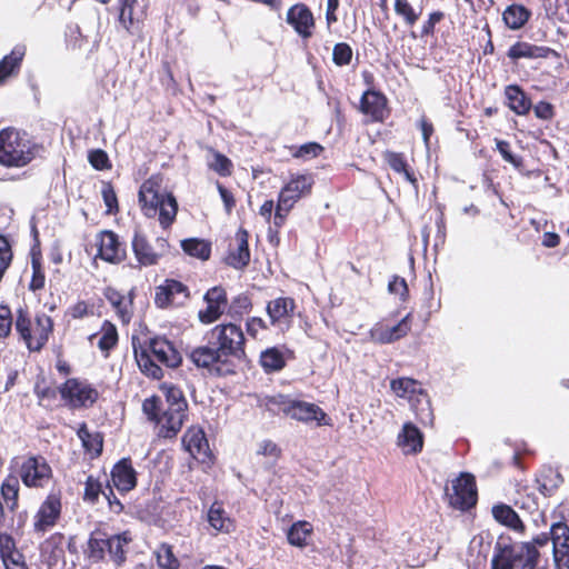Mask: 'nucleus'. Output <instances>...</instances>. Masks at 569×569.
Wrapping results in <instances>:
<instances>
[{
  "mask_svg": "<svg viewBox=\"0 0 569 569\" xmlns=\"http://www.w3.org/2000/svg\"><path fill=\"white\" fill-rule=\"evenodd\" d=\"M61 498L51 493L40 505L33 517V530L37 533H44L56 526L61 515Z\"/></svg>",
  "mask_w": 569,
  "mask_h": 569,
  "instance_id": "12",
  "label": "nucleus"
},
{
  "mask_svg": "<svg viewBox=\"0 0 569 569\" xmlns=\"http://www.w3.org/2000/svg\"><path fill=\"white\" fill-rule=\"evenodd\" d=\"M445 18L442 11H433L428 14V19L421 27V36H431L435 32L436 24Z\"/></svg>",
  "mask_w": 569,
  "mask_h": 569,
  "instance_id": "56",
  "label": "nucleus"
},
{
  "mask_svg": "<svg viewBox=\"0 0 569 569\" xmlns=\"http://www.w3.org/2000/svg\"><path fill=\"white\" fill-rule=\"evenodd\" d=\"M102 199L107 207L108 213H114L118 211V200L113 187L110 183H104L102 187Z\"/></svg>",
  "mask_w": 569,
  "mask_h": 569,
  "instance_id": "52",
  "label": "nucleus"
},
{
  "mask_svg": "<svg viewBox=\"0 0 569 569\" xmlns=\"http://www.w3.org/2000/svg\"><path fill=\"white\" fill-rule=\"evenodd\" d=\"M118 342L117 328L109 321H106L101 329V336L99 337L98 347L108 352Z\"/></svg>",
  "mask_w": 569,
  "mask_h": 569,
  "instance_id": "42",
  "label": "nucleus"
},
{
  "mask_svg": "<svg viewBox=\"0 0 569 569\" xmlns=\"http://www.w3.org/2000/svg\"><path fill=\"white\" fill-rule=\"evenodd\" d=\"M20 477L27 487H43L51 478V468L42 457H28L21 465Z\"/></svg>",
  "mask_w": 569,
  "mask_h": 569,
  "instance_id": "13",
  "label": "nucleus"
},
{
  "mask_svg": "<svg viewBox=\"0 0 569 569\" xmlns=\"http://www.w3.org/2000/svg\"><path fill=\"white\" fill-rule=\"evenodd\" d=\"M550 535L553 550L569 548V527L566 523H553L550 529Z\"/></svg>",
  "mask_w": 569,
  "mask_h": 569,
  "instance_id": "43",
  "label": "nucleus"
},
{
  "mask_svg": "<svg viewBox=\"0 0 569 569\" xmlns=\"http://www.w3.org/2000/svg\"><path fill=\"white\" fill-rule=\"evenodd\" d=\"M495 519L513 530H522L523 525L517 512L507 505L495 506L492 508Z\"/></svg>",
  "mask_w": 569,
  "mask_h": 569,
  "instance_id": "37",
  "label": "nucleus"
},
{
  "mask_svg": "<svg viewBox=\"0 0 569 569\" xmlns=\"http://www.w3.org/2000/svg\"><path fill=\"white\" fill-rule=\"evenodd\" d=\"M89 162L97 170H103L110 166L108 154L101 149L90 151Z\"/></svg>",
  "mask_w": 569,
  "mask_h": 569,
  "instance_id": "57",
  "label": "nucleus"
},
{
  "mask_svg": "<svg viewBox=\"0 0 569 569\" xmlns=\"http://www.w3.org/2000/svg\"><path fill=\"white\" fill-rule=\"evenodd\" d=\"M111 481L120 492H128L137 485V473L130 459L123 458L114 465Z\"/></svg>",
  "mask_w": 569,
  "mask_h": 569,
  "instance_id": "17",
  "label": "nucleus"
},
{
  "mask_svg": "<svg viewBox=\"0 0 569 569\" xmlns=\"http://www.w3.org/2000/svg\"><path fill=\"white\" fill-rule=\"evenodd\" d=\"M203 299L207 302V308L200 310L198 317L202 323L209 325L218 320L224 312L228 305L227 293L223 288L213 287L206 292Z\"/></svg>",
  "mask_w": 569,
  "mask_h": 569,
  "instance_id": "14",
  "label": "nucleus"
},
{
  "mask_svg": "<svg viewBox=\"0 0 569 569\" xmlns=\"http://www.w3.org/2000/svg\"><path fill=\"white\" fill-rule=\"evenodd\" d=\"M132 251L140 267H150L159 262L169 251V243L164 238H157L154 246L149 243L146 236L136 231L132 238Z\"/></svg>",
  "mask_w": 569,
  "mask_h": 569,
  "instance_id": "9",
  "label": "nucleus"
},
{
  "mask_svg": "<svg viewBox=\"0 0 569 569\" xmlns=\"http://www.w3.org/2000/svg\"><path fill=\"white\" fill-rule=\"evenodd\" d=\"M352 59V49L348 43L340 42L333 47L332 60L335 64L342 67L350 63Z\"/></svg>",
  "mask_w": 569,
  "mask_h": 569,
  "instance_id": "49",
  "label": "nucleus"
},
{
  "mask_svg": "<svg viewBox=\"0 0 569 569\" xmlns=\"http://www.w3.org/2000/svg\"><path fill=\"white\" fill-rule=\"evenodd\" d=\"M189 359L198 368L220 371L219 365L226 363L218 350L212 345L199 346L189 353Z\"/></svg>",
  "mask_w": 569,
  "mask_h": 569,
  "instance_id": "19",
  "label": "nucleus"
},
{
  "mask_svg": "<svg viewBox=\"0 0 569 569\" xmlns=\"http://www.w3.org/2000/svg\"><path fill=\"white\" fill-rule=\"evenodd\" d=\"M96 246L98 247L96 258H100L106 262L118 264L127 257L126 247L113 231H100L96 237Z\"/></svg>",
  "mask_w": 569,
  "mask_h": 569,
  "instance_id": "11",
  "label": "nucleus"
},
{
  "mask_svg": "<svg viewBox=\"0 0 569 569\" xmlns=\"http://www.w3.org/2000/svg\"><path fill=\"white\" fill-rule=\"evenodd\" d=\"M46 277L41 264L37 260H32V278L29 284L30 290L37 291L44 287Z\"/></svg>",
  "mask_w": 569,
  "mask_h": 569,
  "instance_id": "54",
  "label": "nucleus"
},
{
  "mask_svg": "<svg viewBox=\"0 0 569 569\" xmlns=\"http://www.w3.org/2000/svg\"><path fill=\"white\" fill-rule=\"evenodd\" d=\"M260 365L266 372L279 371L286 366L284 355L276 347L268 348L260 355Z\"/></svg>",
  "mask_w": 569,
  "mask_h": 569,
  "instance_id": "36",
  "label": "nucleus"
},
{
  "mask_svg": "<svg viewBox=\"0 0 569 569\" xmlns=\"http://www.w3.org/2000/svg\"><path fill=\"white\" fill-rule=\"evenodd\" d=\"M157 560L160 567L176 569L179 566L170 546L162 545L157 551Z\"/></svg>",
  "mask_w": 569,
  "mask_h": 569,
  "instance_id": "50",
  "label": "nucleus"
},
{
  "mask_svg": "<svg viewBox=\"0 0 569 569\" xmlns=\"http://www.w3.org/2000/svg\"><path fill=\"white\" fill-rule=\"evenodd\" d=\"M386 159L392 170L398 173H402L406 180L409 182L413 184L416 183L417 180L415 176L407 169V162L402 154L396 152H387Z\"/></svg>",
  "mask_w": 569,
  "mask_h": 569,
  "instance_id": "44",
  "label": "nucleus"
},
{
  "mask_svg": "<svg viewBox=\"0 0 569 569\" xmlns=\"http://www.w3.org/2000/svg\"><path fill=\"white\" fill-rule=\"evenodd\" d=\"M360 110L373 121H383L388 113L387 98L378 91L368 90L362 94Z\"/></svg>",
  "mask_w": 569,
  "mask_h": 569,
  "instance_id": "18",
  "label": "nucleus"
},
{
  "mask_svg": "<svg viewBox=\"0 0 569 569\" xmlns=\"http://www.w3.org/2000/svg\"><path fill=\"white\" fill-rule=\"evenodd\" d=\"M19 481L16 477H8L1 486V495L11 510L17 506Z\"/></svg>",
  "mask_w": 569,
  "mask_h": 569,
  "instance_id": "45",
  "label": "nucleus"
},
{
  "mask_svg": "<svg viewBox=\"0 0 569 569\" xmlns=\"http://www.w3.org/2000/svg\"><path fill=\"white\" fill-rule=\"evenodd\" d=\"M530 18V11L521 4H511L506 8L502 19L511 30L522 28Z\"/></svg>",
  "mask_w": 569,
  "mask_h": 569,
  "instance_id": "33",
  "label": "nucleus"
},
{
  "mask_svg": "<svg viewBox=\"0 0 569 569\" xmlns=\"http://www.w3.org/2000/svg\"><path fill=\"white\" fill-rule=\"evenodd\" d=\"M388 289L391 293L398 295L401 300H406L408 295V286L403 278L395 276L388 284Z\"/></svg>",
  "mask_w": 569,
  "mask_h": 569,
  "instance_id": "61",
  "label": "nucleus"
},
{
  "mask_svg": "<svg viewBox=\"0 0 569 569\" xmlns=\"http://www.w3.org/2000/svg\"><path fill=\"white\" fill-rule=\"evenodd\" d=\"M323 150L317 142H308L300 146L292 154L296 158L311 159L318 157Z\"/></svg>",
  "mask_w": 569,
  "mask_h": 569,
  "instance_id": "51",
  "label": "nucleus"
},
{
  "mask_svg": "<svg viewBox=\"0 0 569 569\" xmlns=\"http://www.w3.org/2000/svg\"><path fill=\"white\" fill-rule=\"evenodd\" d=\"M217 189L224 204V210L229 214L236 206V199L232 192L224 188L220 182H217Z\"/></svg>",
  "mask_w": 569,
  "mask_h": 569,
  "instance_id": "62",
  "label": "nucleus"
},
{
  "mask_svg": "<svg viewBox=\"0 0 569 569\" xmlns=\"http://www.w3.org/2000/svg\"><path fill=\"white\" fill-rule=\"evenodd\" d=\"M533 112L537 118L542 119V120H549L553 117V107L549 102L539 101L533 107Z\"/></svg>",
  "mask_w": 569,
  "mask_h": 569,
  "instance_id": "63",
  "label": "nucleus"
},
{
  "mask_svg": "<svg viewBox=\"0 0 569 569\" xmlns=\"http://www.w3.org/2000/svg\"><path fill=\"white\" fill-rule=\"evenodd\" d=\"M163 391L166 405L159 397L153 396L143 400L142 411L150 421L160 427L159 435L161 437L172 438L183 425L188 403L180 388L166 385Z\"/></svg>",
  "mask_w": 569,
  "mask_h": 569,
  "instance_id": "1",
  "label": "nucleus"
},
{
  "mask_svg": "<svg viewBox=\"0 0 569 569\" xmlns=\"http://www.w3.org/2000/svg\"><path fill=\"white\" fill-rule=\"evenodd\" d=\"M131 538L127 532L114 535L107 538L108 556L117 567L121 566L126 560L124 547L129 545Z\"/></svg>",
  "mask_w": 569,
  "mask_h": 569,
  "instance_id": "30",
  "label": "nucleus"
},
{
  "mask_svg": "<svg viewBox=\"0 0 569 569\" xmlns=\"http://www.w3.org/2000/svg\"><path fill=\"white\" fill-rule=\"evenodd\" d=\"M63 399L68 400L72 406L92 405L98 393L90 386L80 382L77 379H69L60 389Z\"/></svg>",
  "mask_w": 569,
  "mask_h": 569,
  "instance_id": "15",
  "label": "nucleus"
},
{
  "mask_svg": "<svg viewBox=\"0 0 569 569\" xmlns=\"http://www.w3.org/2000/svg\"><path fill=\"white\" fill-rule=\"evenodd\" d=\"M397 445L405 455H416L422 450L423 436L411 422H406L397 437Z\"/></svg>",
  "mask_w": 569,
  "mask_h": 569,
  "instance_id": "20",
  "label": "nucleus"
},
{
  "mask_svg": "<svg viewBox=\"0 0 569 569\" xmlns=\"http://www.w3.org/2000/svg\"><path fill=\"white\" fill-rule=\"evenodd\" d=\"M207 342L214 346L227 362L229 357L242 360L244 352V335L240 327L233 323L218 325L207 333Z\"/></svg>",
  "mask_w": 569,
  "mask_h": 569,
  "instance_id": "5",
  "label": "nucleus"
},
{
  "mask_svg": "<svg viewBox=\"0 0 569 569\" xmlns=\"http://www.w3.org/2000/svg\"><path fill=\"white\" fill-rule=\"evenodd\" d=\"M52 327V320L47 315L37 316L34 323H32L24 312L19 310L16 319V330L30 351H39L46 345Z\"/></svg>",
  "mask_w": 569,
  "mask_h": 569,
  "instance_id": "7",
  "label": "nucleus"
},
{
  "mask_svg": "<svg viewBox=\"0 0 569 569\" xmlns=\"http://www.w3.org/2000/svg\"><path fill=\"white\" fill-rule=\"evenodd\" d=\"M287 22L302 37L311 36L310 29L313 27V17L309 8L305 4L292 6L287 13Z\"/></svg>",
  "mask_w": 569,
  "mask_h": 569,
  "instance_id": "21",
  "label": "nucleus"
},
{
  "mask_svg": "<svg viewBox=\"0 0 569 569\" xmlns=\"http://www.w3.org/2000/svg\"><path fill=\"white\" fill-rule=\"evenodd\" d=\"M89 557L93 560H102L108 555L107 537L92 535L88 542Z\"/></svg>",
  "mask_w": 569,
  "mask_h": 569,
  "instance_id": "46",
  "label": "nucleus"
},
{
  "mask_svg": "<svg viewBox=\"0 0 569 569\" xmlns=\"http://www.w3.org/2000/svg\"><path fill=\"white\" fill-rule=\"evenodd\" d=\"M208 522L216 531L231 532L234 528L233 520L227 515L221 503L213 502L208 510Z\"/></svg>",
  "mask_w": 569,
  "mask_h": 569,
  "instance_id": "27",
  "label": "nucleus"
},
{
  "mask_svg": "<svg viewBox=\"0 0 569 569\" xmlns=\"http://www.w3.org/2000/svg\"><path fill=\"white\" fill-rule=\"evenodd\" d=\"M313 183L311 174H291L279 192L280 209H292L297 201L310 194Z\"/></svg>",
  "mask_w": 569,
  "mask_h": 569,
  "instance_id": "10",
  "label": "nucleus"
},
{
  "mask_svg": "<svg viewBox=\"0 0 569 569\" xmlns=\"http://www.w3.org/2000/svg\"><path fill=\"white\" fill-rule=\"evenodd\" d=\"M553 556L559 569H569V548L553 550Z\"/></svg>",
  "mask_w": 569,
  "mask_h": 569,
  "instance_id": "64",
  "label": "nucleus"
},
{
  "mask_svg": "<svg viewBox=\"0 0 569 569\" xmlns=\"http://www.w3.org/2000/svg\"><path fill=\"white\" fill-rule=\"evenodd\" d=\"M449 505L458 510H467L477 502L475 478L470 473H461L451 481V488L446 489Z\"/></svg>",
  "mask_w": 569,
  "mask_h": 569,
  "instance_id": "8",
  "label": "nucleus"
},
{
  "mask_svg": "<svg viewBox=\"0 0 569 569\" xmlns=\"http://www.w3.org/2000/svg\"><path fill=\"white\" fill-rule=\"evenodd\" d=\"M496 147L505 161L511 163L515 167H520L521 159L513 156L510 151L509 142L505 140H496Z\"/></svg>",
  "mask_w": 569,
  "mask_h": 569,
  "instance_id": "58",
  "label": "nucleus"
},
{
  "mask_svg": "<svg viewBox=\"0 0 569 569\" xmlns=\"http://www.w3.org/2000/svg\"><path fill=\"white\" fill-rule=\"evenodd\" d=\"M211 158L208 159V167L220 174L221 177H228L232 172V162L224 154L209 149Z\"/></svg>",
  "mask_w": 569,
  "mask_h": 569,
  "instance_id": "41",
  "label": "nucleus"
},
{
  "mask_svg": "<svg viewBox=\"0 0 569 569\" xmlns=\"http://www.w3.org/2000/svg\"><path fill=\"white\" fill-rule=\"evenodd\" d=\"M549 56L559 57L557 51L549 47L536 46L528 42L519 41L512 44L508 50V57L511 60L539 59L548 58Z\"/></svg>",
  "mask_w": 569,
  "mask_h": 569,
  "instance_id": "22",
  "label": "nucleus"
},
{
  "mask_svg": "<svg viewBox=\"0 0 569 569\" xmlns=\"http://www.w3.org/2000/svg\"><path fill=\"white\" fill-rule=\"evenodd\" d=\"M12 315L8 307L0 306V338L7 337L11 331Z\"/></svg>",
  "mask_w": 569,
  "mask_h": 569,
  "instance_id": "60",
  "label": "nucleus"
},
{
  "mask_svg": "<svg viewBox=\"0 0 569 569\" xmlns=\"http://www.w3.org/2000/svg\"><path fill=\"white\" fill-rule=\"evenodd\" d=\"M395 12L408 27H413L422 14V7L415 8L409 0H395Z\"/></svg>",
  "mask_w": 569,
  "mask_h": 569,
  "instance_id": "38",
  "label": "nucleus"
},
{
  "mask_svg": "<svg viewBox=\"0 0 569 569\" xmlns=\"http://www.w3.org/2000/svg\"><path fill=\"white\" fill-rule=\"evenodd\" d=\"M508 547H523L522 555L520 558L515 559V567L518 566L519 569H537L539 551L531 542H517L512 545H507Z\"/></svg>",
  "mask_w": 569,
  "mask_h": 569,
  "instance_id": "34",
  "label": "nucleus"
},
{
  "mask_svg": "<svg viewBox=\"0 0 569 569\" xmlns=\"http://www.w3.org/2000/svg\"><path fill=\"white\" fill-rule=\"evenodd\" d=\"M553 22L557 26L559 34L567 36L569 33V4H558L555 11Z\"/></svg>",
  "mask_w": 569,
  "mask_h": 569,
  "instance_id": "48",
  "label": "nucleus"
},
{
  "mask_svg": "<svg viewBox=\"0 0 569 569\" xmlns=\"http://www.w3.org/2000/svg\"><path fill=\"white\" fill-rule=\"evenodd\" d=\"M78 436L87 451L98 456L102 451V437L98 432H90L86 426L78 430Z\"/></svg>",
  "mask_w": 569,
  "mask_h": 569,
  "instance_id": "40",
  "label": "nucleus"
},
{
  "mask_svg": "<svg viewBox=\"0 0 569 569\" xmlns=\"http://www.w3.org/2000/svg\"><path fill=\"white\" fill-rule=\"evenodd\" d=\"M184 449L198 461L207 462L210 458L209 443L202 429L189 428L182 437Z\"/></svg>",
  "mask_w": 569,
  "mask_h": 569,
  "instance_id": "16",
  "label": "nucleus"
},
{
  "mask_svg": "<svg viewBox=\"0 0 569 569\" xmlns=\"http://www.w3.org/2000/svg\"><path fill=\"white\" fill-rule=\"evenodd\" d=\"M252 307L251 300L248 295L240 293L234 297L228 307V313L231 317H242L249 312Z\"/></svg>",
  "mask_w": 569,
  "mask_h": 569,
  "instance_id": "47",
  "label": "nucleus"
},
{
  "mask_svg": "<svg viewBox=\"0 0 569 569\" xmlns=\"http://www.w3.org/2000/svg\"><path fill=\"white\" fill-rule=\"evenodd\" d=\"M369 335H370V339L373 342L382 343V345L392 342V337L389 336L388 327L382 326L380 323H378L373 328H371L369 331Z\"/></svg>",
  "mask_w": 569,
  "mask_h": 569,
  "instance_id": "59",
  "label": "nucleus"
},
{
  "mask_svg": "<svg viewBox=\"0 0 569 569\" xmlns=\"http://www.w3.org/2000/svg\"><path fill=\"white\" fill-rule=\"evenodd\" d=\"M250 261V250L248 246V232L240 229L236 233V244L230 248L227 257V263L236 269L244 268Z\"/></svg>",
  "mask_w": 569,
  "mask_h": 569,
  "instance_id": "23",
  "label": "nucleus"
},
{
  "mask_svg": "<svg viewBox=\"0 0 569 569\" xmlns=\"http://www.w3.org/2000/svg\"><path fill=\"white\" fill-rule=\"evenodd\" d=\"M267 407L270 411L282 412L284 416L298 421L306 423L316 421L318 426L327 425L326 412L315 403L278 395L268 400Z\"/></svg>",
  "mask_w": 569,
  "mask_h": 569,
  "instance_id": "6",
  "label": "nucleus"
},
{
  "mask_svg": "<svg viewBox=\"0 0 569 569\" xmlns=\"http://www.w3.org/2000/svg\"><path fill=\"white\" fill-rule=\"evenodd\" d=\"M139 203L143 213L149 217L159 216L163 228L169 227L176 219L178 203L172 193L161 190V178L152 176L146 180L139 190Z\"/></svg>",
  "mask_w": 569,
  "mask_h": 569,
  "instance_id": "2",
  "label": "nucleus"
},
{
  "mask_svg": "<svg viewBox=\"0 0 569 569\" xmlns=\"http://www.w3.org/2000/svg\"><path fill=\"white\" fill-rule=\"evenodd\" d=\"M107 300L114 308L117 315L121 319L123 323H128L131 318L130 306L131 302L128 301L124 296H122L119 291L108 288L104 292Z\"/></svg>",
  "mask_w": 569,
  "mask_h": 569,
  "instance_id": "35",
  "label": "nucleus"
},
{
  "mask_svg": "<svg viewBox=\"0 0 569 569\" xmlns=\"http://www.w3.org/2000/svg\"><path fill=\"white\" fill-rule=\"evenodd\" d=\"M39 149L26 132L10 128L0 131V164L4 167L21 168L29 164Z\"/></svg>",
  "mask_w": 569,
  "mask_h": 569,
  "instance_id": "4",
  "label": "nucleus"
},
{
  "mask_svg": "<svg viewBox=\"0 0 569 569\" xmlns=\"http://www.w3.org/2000/svg\"><path fill=\"white\" fill-rule=\"evenodd\" d=\"M508 107L517 114H527L531 108V101L518 86H508L505 90Z\"/></svg>",
  "mask_w": 569,
  "mask_h": 569,
  "instance_id": "29",
  "label": "nucleus"
},
{
  "mask_svg": "<svg viewBox=\"0 0 569 569\" xmlns=\"http://www.w3.org/2000/svg\"><path fill=\"white\" fill-rule=\"evenodd\" d=\"M522 548L497 543L491 559V569H513L515 559L521 557Z\"/></svg>",
  "mask_w": 569,
  "mask_h": 569,
  "instance_id": "25",
  "label": "nucleus"
},
{
  "mask_svg": "<svg viewBox=\"0 0 569 569\" xmlns=\"http://www.w3.org/2000/svg\"><path fill=\"white\" fill-rule=\"evenodd\" d=\"M101 492V485L93 477L89 476L84 486L83 499L89 502H96Z\"/></svg>",
  "mask_w": 569,
  "mask_h": 569,
  "instance_id": "55",
  "label": "nucleus"
},
{
  "mask_svg": "<svg viewBox=\"0 0 569 569\" xmlns=\"http://www.w3.org/2000/svg\"><path fill=\"white\" fill-rule=\"evenodd\" d=\"M410 313L403 317L397 325L388 327L389 336L392 337V342L405 337L410 331Z\"/></svg>",
  "mask_w": 569,
  "mask_h": 569,
  "instance_id": "53",
  "label": "nucleus"
},
{
  "mask_svg": "<svg viewBox=\"0 0 569 569\" xmlns=\"http://www.w3.org/2000/svg\"><path fill=\"white\" fill-rule=\"evenodd\" d=\"M313 532V527L308 521H297L291 525L287 532L288 542L298 548L308 546V540Z\"/></svg>",
  "mask_w": 569,
  "mask_h": 569,
  "instance_id": "31",
  "label": "nucleus"
},
{
  "mask_svg": "<svg viewBox=\"0 0 569 569\" xmlns=\"http://www.w3.org/2000/svg\"><path fill=\"white\" fill-rule=\"evenodd\" d=\"M181 248L187 254L201 260H208L211 253L210 242L198 238L182 240Z\"/></svg>",
  "mask_w": 569,
  "mask_h": 569,
  "instance_id": "39",
  "label": "nucleus"
},
{
  "mask_svg": "<svg viewBox=\"0 0 569 569\" xmlns=\"http://www.w3.org/2000/svg\"><path fill=\"white\" fill-rule=\"evenodd\" d=\"M390 387L397 397L407 399L410 402L419 401V397H426L420 383L410 378L393 379Z\"/></svg>",
  "mask_w": 569,
  "mask_h": 569,
  "instance_id": "26",
  "label": "nucleus"
},
{
  "mask_svg": "<svg viewBox=\"0 0 569 569\" xmlns=\"http://www.w3.org/2000/svg\"><path fill=\"white\" fill-rule=\"evenodd\" d=\"M537 482L538 490L547 497L551 496L559 488L563 482V478L558 470L548 467L541 471L540 476L537 478Z\"/></svg>",
  "mask_w": 569,
  "mask_h": 569,
  "instance_id": "32",
  "label": "nucleus"
},
{
  "mask_svg": "<svg viewBox=\"0 0 569 569\" xmlns=\"http://www.w3.org/2000/svg\"><path fill=\"white\" fill-rule=\"evenodd\" d=\"M296 308L295 300L288 297H280L267 305V313L272 326H279L283 320L292 317Z\"/></svg>",
  "mask_w": 569,
  "mask_h": 569,
  "instance_id": "24",
  "label": "nucleus"
},
{
  "mask_svg": "<svg viewBox=\"0 0 569 569\" xmlns=\"http://www.w3.org/2000/svg\"><path fill=\"white\" fill-rule=\"evenodd\" d=\"M24 54L26 47L23 44H18L9 54L3 57L0 61V83L19 70Z\"/></svg>",
  "mask_w": 569,
  "mask_h": 569,
  "instance_id": "28",
  "label": "nucleus"
},
{
  "mask_svg": "<svg viewBox=\"0 0 569 569\" xmlns=\"http://www.w3.org/2000/svg\"><path fill=\"white\" fill-rule=\"evenodd\" d=\"M134 356L140 370L153 379H160L163 376L161 367L156 361L168 368H177L182 362L181 353L163 337L150 339L147 349L140 351L134 349Z\"/></svg>",
  "mask_w": 569,
  "mask_h": 569,
  "instance_id": "3",
  "label": "nucleus"
}]
</instances>
